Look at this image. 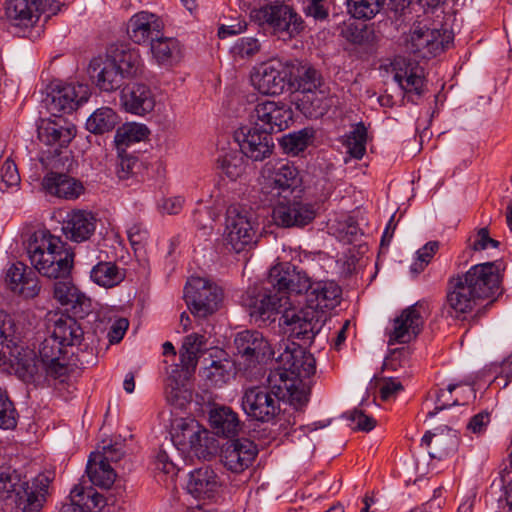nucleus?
Returning <instances> with one entry per match:
<instances>
[{
  "label": "nucleus",
  "instance_id": "1",
  "mask_svg": "<svg viewBox=\"0 0 512 512\" xmlns=\"http://www.w3.org/2000/svg\"><path fill=\"white\" fill-rule=\"evenodd\" d=\"M500 275L493 262L476 264L447 283L446 305L456 314L471 312L481 299L492 297L500 288Z\"/></svg>",
  "mask_w": 512,
  "mask_h": 512
},
{
  "label": "nucleus",
  "instance_id": "2",
  "mask_svg": "<svg viewBox=\"0 0 512 512\" xmlns=\"http://www.w3.org/2000/svg\"><path fill=\"white\" fill-rule=\"evenodd\" d=\"M266 284L288 300L289 294H304L308 305L321 307H334L341 295V289L336 283L313 282L305 271L299 270L290 263L273 266L268 273Z\"/></svg>",
  "mask_w": 512,
  "mask_h": 512
},
{
  "label": "nucleus",
  "instance_id": "3",
  "mask_svg": "<svg viewBox=\"0 0 512 512\" xmlns=\"http://www.w3.org/2000/svg\"><path fill=\"white\" fill-rule=\"evenodd\" d=\"M27 253L32 267L48 279H66L73 268V250L49 231L35 232Z\"/></svg>",
  "mask_w": 512,
  "mask_h": 512
},
{
  "label": "nucleus",
  "instance_id": "4",
  "mask_svg": "<svg viewBox=\"0 0 512 512\" xmlns=\"http://www.w3.org/2000/svg\"><path fill=\"white\" fill-rule=\"evenodd\" d=\"M324 307L307 305L300 310L285 309L280 318V325L287 339H297L303 343H311L323 327L321 312L318 309Z\"/></svg>",
  "mask_w": 512,
  "mask_h": 512
},
{
  "label": "nucleus",
  "instance_id": "5",
  "mask_svg": "<svg viewBox=\"0 0 512 512\" xmlns=\"http://www.w3.org/2000/svg\"><path fill=\"white\" fill-rule=\"evenodd\" d=\"M251 18L261 26L267 25L274 34L288 38L299 34L304 28L302 18L284 3L254 9Z\"/></svg>",
  "mask_w": 512,
  "mask_h": 512
},
{
  "label": "nucleus",
  "instance_id": "6",
  "mask_svg": "<svg viewBox=\"0 0 512 512\" xmlns=\"http://www.w3.org/2000/svg\"><path fill=\"white\" fill-rule=\"evenodd\" d=\"M184 298L190 312L199 318L215 313L223 300V291L200 277H193L185 286Z\"/></svg>",
  "mask_w": 512,
  "mask_h": 512
},
{
  "label": "nucleus",
  "instance_id": "7",
  "mask_svg": "<svg viewBox=\"0 0 512 512\" xmlns=\"http://www.w3.org/2000/svg\"><path fill=\"white\" fill-rule=\"evenodd\" d=\"M453 41L448 30L429 29L420 24L413 27L404 42L405 50L417 58L434 57L445 51Z\"/></svg>",
  "mask_w": 512,
  "mask_h": 512
},
{
  "label": "nucleus",
  "instance_id": "8",
  "mask_svg": "<svg viewBox=\"0 0 512 512\" xmlns=\"http://www.w3.org/2000/svg\"><path fill=\"white\" fill-rule=\"evenodd\" d=\"M274 349L273 359L291 375L305 379L315 373L314 356L294 341L283 338L274 344Z\"/></svg>",
  "mask_w": 512,
  "mask_h": 512
},
{
  "label": "nucleus",
  "instance_id": "9",
  "mask_svg": "<svg viewBox=\"0 0 512 512\" xmlns=\"http://www.w3.org/2000/svg\"><path fill=\"white\" fill-rule=\"evenodd\" d=\"M428 315L429 305L423 300L403 309L400 315L393 320L388 343L390 345L407 344L415 340L423 330Z\"/></svg>",
  "mask_w": 512,
  "mask_h": 512
},
{
  "label": "nucleus",
  "instance_id": "10",
  "mask_svg": "<svg viewBox=\"0 0 512 512\" xmlns=\"http://www.w3.org/2000/svg\"><path fill=\"white\" fill-rule=\"evenodd\" d=\"M274 344L258 331L245 330L237 333L234 338V346L238 364L249 368L257 363L273 359Z\"/></svg>",
  "mask_w": 512,
  "mask_h": 512
},
{
  "label": "nucleus",
  "instance_id": "11",
  "mask_svg": "<svg viewBox=\"0 0 512 512\" xmlns=\"http://www.w3.org/2000/svg\"><path fill=\"white\" fill-rule=\"evenodd\" d=\"M280 402L264 386L248 387L241 397V407L245 414L262 423L271 422L280 414Z\"/></svg>",
  "mask_w": 512,
  "mask_h": 512
},
{
  "label": "nucleus",
  "instance_id": "12",
  "mask_svg": "<svg viewBox=\"0 0 512 512\" xmlns=\"http://www.w3.org/2000/svg\"><path fill=\"white\" fill-rule=\"evenodd\" d=\"M256 231L251 214L237 207L227 210L225 240L236 252L243 251L246 247L255 243Z\"/></svg>",
  "mask_w": 512,
  "mask_h": 512
},
{
  "label": "nucleus",
  "instance_id": "13",
  "mask_svg": "<svg viewBox=\"0 0 512 512\" xmlns=\"http://www.w3.org/2000/svg\"><path fill=\"white\" fill-rule=\"evenodd\" d=\"M250 119L255 127L271 135L288 128L292 111L283 102L266 100L254 107Z\"/></svg>",
  "mask_w": 512,
  "mask_h": 512
},
{
  "label": "nucleus",
  "instance_id": "14",
  "mask_svg": "<svg viewBox=\"0 0 512 512\" xmlns=\"http://www.w3.org/2000/svg\"><path fill=\"white\" fill-rule=\"evenodd\" d=\"M288 60L272 59L260 65L253 78L256 89L264 95H281L289 88Z\"/></svg>",
  "mask_w": 512,
  "mask_h": 512
},
{
  "label": "nucleus",
  "instance_id": "15",
  "mask_svg": "<svg viewBox=\"0 0 512 512\" xmlns=\"http://www.w3.org/2000/svg\"><path fill=\"white\" fill-rule=\"evenodd\" d=\"M12 475H4L0 476V481H7L9 485L4 483L3 489L8 492H15L16 499V509L17 512H39L42 508L43 502L45 500V493L47 488L46 477H38L35 479V486L38 488L39 485L40 491L34 490L33 487L29 486L28 482L14 483Z\"/></svg>",
  "mask_w": 512,
  "mask_h": 512
},
{
  "label": "nucleus",
  "instance_id": "16",
  "mask_svg": "<svg viewBox=\"0 0 512 512\" xmlns=\"http://www.w3.org/2000/svg\"><path fill=\"white\" fill-rule=\"evenodd\" d=\"M48 109L53 113H71L87 102L90 89L86 84L68 83L52 89L48 95Z\"/></svg>",
  "mask_w": 512,
  "mask_h": 512
},
{
  "label": "nucleus",
  "instance_id": "17",
  "mask_svg": "<svg viewBox=\"0 0 512 512\" xmlns=\"http://www.w3.org/2000/svg\"><path fill=\"white\" fill-rule=\"evenodd\" d=\"M241 152L254 161L270 156L274 147L272 136L257 127H240L234 133Z\"/></svg>",
  "mask_w": 512,
  "mask_h": 512
},
{
  "label": "nucleus",
  "instance_id": "18",
  "mask_svg": "<svg viewBox=\"0 0 512 512\" xmlns=\"http://www.w3.org/2000/svg\"><path fill=\"white\" fill-rule=\"evenodd\" d=\"M315 216L316 212L311 204L296 200L279 201L272 211L274 223L283 228L304 227Z\"/></svg>",
  "mask_w": 512,
  "mask_h": 512
},
{
  "label": "nucleus",
  "instance_id": "19",
  "mask_svg": "<svg viewBox=\"0 0 512 512\" xmlns=\"http://www.w3.org/2000/svg\"><path fill=\"white\" fill-rule=\"evenodd\" d=\"M257 452L256 445L249 439H236L222 446L220 460L227 470L238 474L252 464Z\"/></svg>",
  "mask_w": 512,
  "mask_h": 512
},
{
  "label": "nucleus",
  "instance_id": "20",
  "mask_svg": "<svg viewBox=\"0 0 512 512\" xmlns=\"http://www.w3.org/2000/svg\"><path fill=\"white\" fill-rule=\"evenodd\" d=\"M289 90L303 93L325 87L321 72L307 61L288 60Z\"/></svg>",
  "mask_w": 512,
  "mask_h": 512
},
{
  "label": "nucleus",
  "instance_id": "21",
  "mask_svg": "<svg viewBox=\"0 0 512 512\" xmlns=\"http://www.w3.org/2000/svg\"><path fill=\"white\" fill-rule=\"evenodd\" d=\"M120 105L128 113L145 116L155 108V95L146 84L130 83L120 92Z\"/></svg>",
  "mask_w": 512,
  "mask_h": 512
},
{
  "label": "nucleus",
  "instance_id": "22",
  "mask_svg": "<svg viewBox=\"0 0 512 512\" xmlns=\"http://www.w3.org/2000/svg\"><path fill=\"white\" fill-rule=\"evenodd\" d=\"M88 73L96 86L105 92L119 89L126 76L107 56H98L90 61Z\"/></svg>",
  "mask_w": 512,
  "mask_h": 512
},
{
  "label": "nucleus",
  "instance_id": "23",
  "mask_svg": "<svg viewBox=\"0 0 512 512\" xmlns=\"http://www.w3.org/2000/svg\"><path fill=\"white\" fill-rule=\"evenodd\" d=\"M6 282L13 292L25 298L36 297L41 289L35 271L22 262H16L9 267Z\"/></svg>",
  "mask_w": 512,
  "mask_h": 512
},
{
  "label": "nucleus",
  "instance_id": "24",
  "mask_svg": "<svg viewBox=\"0 0 512 512\" xmlns=\"http://www.w3.org/2000/svg\"><path fill=\"white\" fill-rule=\"evenodd\" d=\"M76 135L72 124H63L61 120H42L38 126V139L53 148L58 154L60 149L67 147Z\"/></svg>",
  "mask_w": 512,
  "mask_h": 512
},
{
  "label": "nucleus",
  "instance_id": "25",
  "mask_svg": "<svg viewBox=\"0 0 512 512\" xmlns=\"http://www.w3.org/2000/svg\"><path fill=\"white\" fill-rule=\"evenodd\" d=\"M164 24L155 14L146 11L139 12L131 17L127 26L129 38L136 44L155 40L160 35Z\"/></svg>",
  "mask_w": 512,
  "mask_h": 512
},
{
  "label": "nucleus",
  "instance_id": "26",
  "mask_svg": "<svg viewBox=\"0 0 512 512\" xmlns=\"http://www.w3.org/2000/svg\"><path fill=\"white\" fill-rule=\"evenodd\" d=\"M267 184L277 190V194L286 191L293 192L301 186L302 178L298 169L289 162H278L272 166H266Z\"/></svg>",
  "mask_w": 512,
  "mask_h": 512
},
{
  "label": "nucleus",
  "instance_id": "27",
  "mask_svg": "<svg viewBox=\"0 0 512 512\" xmlns=\"http://www.w3.org/2000/svg\"><path fill=\"white\" fill-rule=\"evenodd\" d=\"M221 485L222 481L215 469L203 465L190 473L187 490L195 498H212Z\"/></svg>",
  "mask_w": 512,
  "mask_h": 512
},
{
  "label": "nucleus",
  "instance_id": "28",
  "mask_svg": "<svg viewBox=\"0 0 512 512\" xmlns=\"http://www.w3.org/2000/svg\"><path fill=\"white\" fill-rule=\"evenodd\" d=\"M96 228V219L91 212L74 210L67 214L62 231L67 239L73 242L88 240Z\"/></svg>",
  "mask_w": 512,
  "mask_h": 512
},
{
  "label": "nucleus",
  "instance_id": "29",
  "mask_svg": "<svg viewBox=\"0 0 512 512\" xmlns=\"http://www.w3.org/2000/svg\"><path fill=\"white\" fill-rule=\"evenodd\" d=\"M117 458L118 456H112L109 448L104 456L99 453L90 454L86 471L92 484L106 489L113 485L116 473L110 466V462H117Z\"/></svg>",
  "mask_w": 512,
  "mask_h": 512
},
{
  "label": "nucleus",
  "instance_id": "30",
  "mask_svg": "<svg viewBox=\"0 0 512 512\" xmlns=\"http://www.w3.org/2000/svg\"><path fill=\"white\" fill-rule=\"evenodd\" d=\"M288 304V299L279 295L270 285L265 286L264 293L259 294L249 304L250 315L256 320L266 322L271 320L272 316L277 314L280 308Z\"/></svg>",
  "mask_w": 512,
  "mask_h": 512
},
{
  "label": "nucleus",
  "instance_id": "31",
  "mask_svg": "<svg viewBox=\"0 0 512 512\" xmlns=\"http://www.w3.org/2000/svg\"><path fill=\"white\" fill-rule=\"evenodd\" d=\"M421 444L431 449L429 451L431 458L442 459L456 450L458 437L456 431L448 426L438 427L434 432L427 431L421 439Z\"/></svg>",
  "mask_w": 512,
  "mask_h": 512
},
{
  "label": "nucleus",
  "instance_id": "32",
  "mask_svg": "<svg viewBox=\"0 0 512 512\" xmlns=\"http://www.w3.org/2000/svg\"><path fill=\"white\" fill-rule=\"evenodd\" d=\"M42 187L47 193L64 199H76L84 190L81 182L58 172L47 173L42 180Z\"/></svg>",
  "mask_w": 512,
  "mask_h": 512
},
{
  "label": "nucleus",
  "instance_id": "33",
  "mask_svg": "<svg viewBox=\"0 0 512 512\" xmlns=\"http://www.w3.org/2000/svg\"><path fill=\"white\" fill-rule=\"evenodd\" d=\"M394 80L406 93H415L420 96L423 93L424 78L422 69L411 62L405 64L403 59L395 60Z\"/></svg>",
  "mask_w": 512,
  "mask_h": 512
},
{
  "label": "nucleus",
  "instance_id": "34",
  "mask_svg": "<svg viewBox=\"0 0 512 512\" xmlns=\"http://www.w3.org/2000/svg\"><path fill=\"white\" fill-rule=\"evenodd\" d=\"M151 53L157 64L172 67L178 64L183 56L180 42L172 37H159L151 42Z\"/></svg>",
  "mask_w": 512,
  "mask_h": 512
},
{
  "label": "nucleus",
  "instance_id": "35",
  "mask_svg": "<svg viewBox=\"0 0 512 512\" xmlns=\"http://www.w3.org/2000/svg\"><path fill=\"white\" fill-rule=\"evenodd\" d=\"M54 298L62 305H70L74 310L85 313L91 307V300L71 281L62 280L54 284Z\"/></svg>",
  "mask_w": 512,
  "mask_h": 512
},
{
  "label": "nucleus",
  "instance_id": "36",
  "mask_svg": "<svg viewBox=\"0 0 512 512\" xmlns=\"http://www.w3.org/2000/svg\"><path fill=\"white\" fill-rule=\"evenodd\" d=\"M6 16L15 26H29L38 18V0H7Z\"/></svg>",
  "mask_w": 512,
  "mask_h": 512
},
{
  "label": "nucleus",
  "instance_id": "37",
  "mask_svg": "<svg viewBox=\"0 0 512 512\" xmlns=\"http://www.w3.org/2000/svg\"><path fill=\"white\" fill-rule=\"evenodd\" d=\"M106 56L116 64L126 78L135 76L141 68V57L136 49L120 45L111 47Z\"/></svg>",
  "mask_w": 512,
  "mask_h": 512
},
{
  "label": "nucleus",
  "instance_id": "38",
  "mask_svg": "<svg viewBox=\"0 0 512 512\" xmlns=\"http://www.w3.org/2000/svg\"><path fill=\"white\" fill-rule=\"evenodd\" d=\"M326 86L316 91H305L300 93L296 100L297 109L306 117L317 119L323 116L328 109L326 99Z\"/></svg>",
  "mask_w": 512,
  "mask_h": 512
},
{
  "label": "nucleus",
  "instance_id": "39",
  "mask_svg": "<svg viewBox=\"0 0 512 512\" xmlns=\"http://www.w3.org/2000/svg\"><path fill=\"white\" fill-rule=\"evenodd\" d=\"M201 427L202 425L194 419L181 418L176 420L171 434L173 445L182 452H190Z\"/></svg>",
  "mask_w": 512,
  "mask_h": 512
},
{
  "label": "nucleus",
  "instance_id": "40",
  "mask_svg": "<svg viewBox=\"0 0 512 512\" xmlns=\"http://www.w3.org/2000/svg\"><path fill=\"white\" fill-rule=\"evenodd\" d=\"M52 334L64 347H67L80 344L84 331L75 318L60 315L54 321Z\"/></svg>",
  "mask_w": 512,
  "mask_h": 512
},
{
  "label": "nucleus",
  "instance_id": "41",
  "mask_svg": "<svg viewBox=\"0 0 512 512\" xmlns=\"http://www.w3.org/2000/svg\"><path fill=\"white\" fill-rule=\"evenodd\" d=\"M209 420L215 433L227 438L236 436L240 430L238 416L229 407L214 408L210 412Z\"/></svg>",
  "mask_w": 512,
  "mask_h": 512
},
{
  "label": "nucleus",
  "instance_id": "42",
  "mask_svg": "<svg viewBox=\"0 0 512 512\" xmlns=\"http://www.w3.org/2000/svg\"><path fill=\"white\" fill-rule=\"evenodd\" d=\"M91 280L104 288H113L125 279V270L115 262L99 261L90 271Z\"/></svg>",
  "mask_w": 512,
  "mask_h": 512
},
{
  "label": "nucleus",
  "instance_id": "43",
  "mask_svg": "<svg viewBox=\"0 0 512 512\" xmlns=\"http://www.w3.org/2000/svg\"><path fill=\"white\" fill-rule=\"evenodd\" d=\"M25 331L20 320L7 311L0 309V344L7 348L17 347Z\"/></svg>",
  "mask_w": 512,
  "mask_h": 512
},
{
  "label": "nucleus",
  "instance_id": "44",
  "mask_svg": "<svg viewBox=\"0 0 512 512\" xmlns=\"http://www.w3.org/2000/svg\"><path fill=\"white\" fill-rule=\"evenodd\" d=\"M149 133L145 125L137 123H127L116 130L115 144L118 151H125L124 147L137 143L147 137Z\"/></svg>",
  "mask_w": 512,
  "mask_h": 512
},
{
  "label": "nucleus",
  "instance_id": "45",
  "mask_svg": "<svg viewBox=\"0 0 512 512\" xmlns=\"http://www.w3.org/2000/svg\"><path fill=\"white\" fill-rule=\"evenodd\" d=\"M117 114L108 107L97 109L87 120V129L94 134L112 131L117 124Z\"/></svg>",
  "mask_w": 512,
  "mask_h": 512
},
{
  "label": "nucleus",
  "instance_id": "46",
  "mask_svg": "<svg viewBox=\"0 0 512 512\" xmlns=\"http://www.w3.org/2000/svg\"><path fill=\"white\" fill-rule=\"evenodd\" d=\"M385 0H346L347 12L357 20H371L383 9Z\"/></svg>",
  "mask_w": 512,
  "mask_h": 512
},
{
  "label": "nucleus",
  "instance_id": "47",
  "mask_svg": "<svg viewBox=\"0 0 512 512\" xmlns=\"http://www.w3.org/2000/svg\"><path fill=\"white\" fill-rule=\"evenodd\" d=\"M294 383L295 380L290 378L289 373L279 365L277 369L270 372L267 385L264 387L281 401L285 395H288Z\"/></svg>",
  "mask_w": 512,
  "mask_h": 512
},
{
  "label": "nucleus",
  "instance_id": "48",
  "mask_svg": "<svg viewBox=\"0 0 512 512\" xmlns=\"http://www.w3.org/2000/svg\"><path fill=\"white\" fill-rule=\"evenodd\" d=\"M367 129L363 123H358L356 127L345 136L343 141L347 153L355 158L361 159L366 152Z\"/></svg>",
  "mask_w": 512,
  "mask_h": 512
},
{
  "label": "nucleus",
  "instance_id": "49",
  "mask_svg": "<svg viewBox=\"0 0 512 512\" xmlns=\"http://www.w3.org/2000/svg\"><path fill=\"white\" fill-rule=\"evenodd\" d=\"M218 448L219 443L215 436L202 426L190 452L198 458L208 459L217 452Z\"/></svg>",
  "mask_w": 512,
  "mask_h": 512
},
{
  "label": "nucleus",
  "instance_id": "50",
  "mask_svg": "<svg viewBox=\"0 0 512 512\" xmlns=\"http://www.w3.org/2000/svg\"><path fill=\"white\" fill-rule=\"evenodd\" d=\"M190 393L174 375H170L165 384L166 401L176 407L183 408L189 402Z\"/></svg>",
  "mask_w": 512,
  "mask_h": 512
},
{
  "label": "nucleus",
  "instance_id": "51",
  "mask_svg": "<svg viewBox=\"0 0 512 512\" xmlns=\"http://www.w3.org/2000/svg\"><path fill=\"white\" fill-rule=\"evenodd\" d=\"M312 137L313 132L311 130L303 129L284 136L281 145L287 152L297 155L307 148Z\"/></svg>",
  "mask_w": 512,
  "mask_h": 512
},
{
  "label": "nucleus",
  "instance_id": "52",
  "mask_svg": "<svg viewBox=\"0 0 512 512\" xmlns=\"http://www.w3.org/2000/svg\"><path fill=\"white\" fill-rule=\"evenodd\" d=\"M17 412L5 389L0 387V428L13 429L17 425Z\"/></svg>",
  "mask_w": 512,
  "mask_h": 512
},
{
  "label": "nucleus",
  "instance_id": "53",
  "mask_svg": "<svg viewBox=\"0 0 512 512\" xmlns=\"http://www.w3.org/2000/svg\"><path fill=\"white\" fill-rule=\"evenodd\" d=\"M219 167L222 172L231 180H236L245 171L243 156L236 153H229L219 159Z\"/></svg>",
  "mask_w": 512,
  "mask_h": 512
},
{
  "label": "nucleus",
  "instance_id": "54",
  "mask_svg": "<svg viewBox=\"0 0 512 512\" xmlns=\"http://www.w3.org/2000/svg\"><path fill=\"white\" fill-rule=\"evenodd\" d=\"M64 345L58 341L53 334L46 338L40 346L39 355L43 364L61 359L65 353Z\"/></svg>",
  "mask_w": 512,
  "mask_h": 512
},
{
  "label": "nucleus",
  "instance_id": "55",
  "mask_svg": "<svg viewBox=\"0 0 512 512\" xmlns=\"http://www.w3.org/2000/svg\"><path fill=\"white\" fill-rule=\"evenodd\" d=\"M260 48L261 45L256 38L243 37L233 45L232 53L242 59L251 58L260 51Z\"/></svg>",
  "mask_w": 512,
  "mask_h": 512
},
{
  "label": "nucleus",
  "instance_id": "56",
  "mask_svg": "<svg viewBox=\"0 0 512 512\" xmlns=\"http://www.w3.org/2000/svg\"><path fill=\"white\" fill-rule=\"evenodd\" d=\"M138 167L139 161L135 156L127 154L125 151H118L116 173L120 179H128Z\"/></svg>",
  "mask_w": 512,
  "mask_h": 512
},
{
  "label": "nucleus",
  "instance_id": "57",
  "mask_svg": "<svg viewBox=\"0 0 512 512\" xmlns=\"http://www.w3.org/2000/svg\"><path fill=\"white\" fill-rule=\"evenodd\" d=\"M342 35L350 43L361 46L369 43L372 38V32L366 26L359 27L354 24L346 26Z\"/></svg>",
  "mask_w": 512,
  "mask_h": 512
},
{
  "label": "nucleus",
  "instance_id": "58",
  "mask_svg": "<svg viewBox=\"0 0 512 512\" xmlns=\"http://www.w3.org/2000/svg\"><path fill=\"white\" fill-rule=\"evenodd\" d=\"M74 488L78 490L79 498L83 499L84 504L89 507V512H98L105 506L106 501L104 496L94 491L92 488L88 490H85L81 486H75Z\"/></svg>",
  "mask_w": 512,
  "mask_h": 512
},
{
  "label": "nucleus",
  "instance_id": "59",
  "mask_svg": "<svg viewBox=\"0 0 512 512\" xmlns=\"http://www.w3.org/2000/svg\"><path fill=\"white\" fill-rule=\"evenodd\" d=\"M346 418L355 424V428L361 431L369 432L375 425L373 417L366 415L362 410L355 409L346 414Z\"/></svg>",
  "mask_w": 512,
  "mask_h": 512
},
{
  "label": "nucleus",
  "instance_id": "60",
  "mask_svg": "<svg viewBox=\"0 0 512 512\" xmlns=\"http://www.w3.org/2000/svg\"><path fill=\"white\" fill-rule=\"evenodd\" d=\"M2 181L8 186H16L20 183V175L16 164L13 161L6 160L1 168Z\"/></svg>",
  "mask_w": 512,
  "mask_h": 512
},
{
  "label": "nucleus",
  "instance_id": "61",
  "mask_svg": "<svg viewBox=\"0 0 512 512\" xmlns=\"http://www.w3.org/2000/svg\"><path fill=\"white\" fill-rule=\"evenodd\" d=\"M490 423V414L488 412H480L474 415L467 424V430L480 434L485 431L487 425Z\"/></svg>",
  "mask_w": 512,
  "mask_h": 512
},
{
  "label": "nucleus",
  "instance_id": "62",
  "mask_svg": "<svg viewBox=\"0 0 512 512\" xmlns=\"http://www.w3.org/2000/svg\"><path fill=\"white\" fill-rule=\"evenodd\" d=\"M156 469L167 475H176V465L165 450H160L156 456Z\"/></svg>",
  "mask_w": 512,
  "mask_h": 512
},
{
  "label": "nucleus",
  "instance_id": "63",
  "mask_svg": "<svg viewBox=\"0 0 512 512\" xmlns=\"http://www.w3.org/2000/svg\"><path fill=\"white\" fill-rule=\"evenodd\" d=\"M61 512H89V507L79 498L78 490L73 488L70 493V503L64 504Z\"/></svg>",
  "mask_w": 512,
  "mask_h": 512
},
{
  "label": "nucleus",
  "instance_id": "64",
  "mask_svg": "<svg viewBox=\"0 0 512 512\" xmlns=\"http://www.w3.org/2000/svg\"><path fill=\"white\" fill-rule=\"evenodd\" d=\"M128 239L132 246L142 245L148 237L147 230L141 224H132L127 230Z\"/></svg>",
  "mask_w": 512,
  "mask_h": 512
}]
</instances>
